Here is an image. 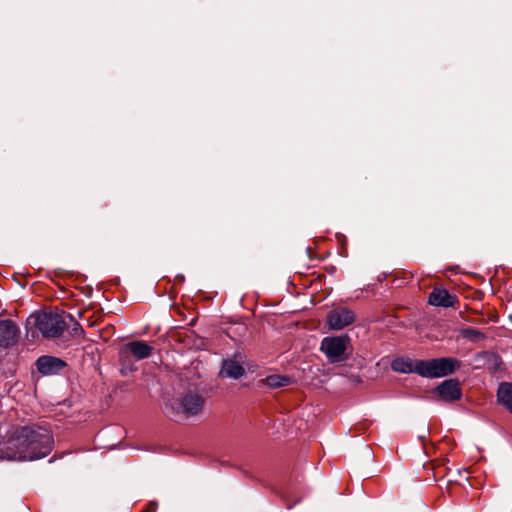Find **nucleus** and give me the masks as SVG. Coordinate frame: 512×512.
<instances>
[{
	"instance_id": "obj_11",
	"label": "nucleus",
	"mask_w": 512,
	"mask_h": 512,
	"mask_svg": "<svg viewBox=\"0 0 512 512\" xmlns=\"http://www.w3.org/2000/svg\"><path fill=\"white\" fill-rule=\"evenodd\" d=\"M428 302L433 306L453 307L457 302V297L444 288H434L429 295Z\"/></svg>"
},
{
	"instance_id": "obj_6",
	"label": "nucleus",
	"mask_w": 512,
	"mask_h": 512,
	"mask_svg": "<svg viewBox=\"0 0 512 512\" xmlns=\"http://www.w3.org/2000/svg\"><path fill=\"white\" fill-rule=\"evenodd\" d=\"M350 338L347 335L325 337L320 349L332 363L342 362L348 358L347 349Z\"/></svg>"
},
{
	"instance_id": "obj_1",
	"label": "nucleus",
	"mask_w": 512,
	"mask_h": 512,
	"mask_svg": "<svg viewBox=\"0 0 512 512\" xmlns=\"http://www.w3.org/2000/svg\"><path fill=\"white\" fill-rule=\"evenodd\" d=\"M205 399L198 393L188 392L173 398L166 405L170 416L176 421H183L197 416L204 408Z\"/></svg>"
},
{
	"instance_id": "obj_2",
	"label": "nucleus",
	"mask_w": 512,
	"mask_h": 512,
	"mask_svg": "<svg viewBox=\"0 0 512 512\" xmlns=\"http://www.w3.org/2000/svg\"><path fill=\"white\" fill-rule=\"evenodd\" d=\"M28 450H22L12 455L13 458H26L28 461L46 457L53 447V439L50 432L41 427L31 426Z\"/></svg>"
},
{
	"instance_id": "obj_5",
	"label": "nucleus",
	"mask_w": 512,
	"mask_h": 512,
	"mask_svg": "<svg viewBox=\"0 0 512 512\" xmlns=\"http://www.w3.org/2000/svg\"><path fill=\"white\" fill-rule=\"evenodd\" d=\"M459 361L453 358H435L418 361V375L427 378H440L453 373Z\"/></svg>"
},
{
	"instance_id": "obj_3",
	"label": "nucleus",
	"mask_w": 512,
	"mask_h": 512,
	"mask_svg": "<svg viewBox=\"0 0 512 512\" xmlns=\"http://www.w3.org/2000/svg\"><path fill=\"white\" fill-rule=\"evenodd\" d=\"M33 325L46 338L59 337L67 328L71 315L65 312H38L31 316Z\"/></svg>"
},
{
	"instance_id": "obj_8",
	"label": "nucleus",
	"mask_w": 512,
	"mask_h": 512,
	"mask_svg": "<svg viewBox=\"0 0 512 512\" xmlns=\"http://www.w3.org/2000/svg\"><path fill=\"white\" fill-rule=\"evenodd\" d=\"M19 330L11 320H0V348H8L15 344Z\"/></svg>"
},
{
	"instance_id": "obj_10",
	"label": "nucleus",
	"mask_w": 512,
	"mask_h": 512,
	"mask_svg": "<svg viewBox=\"0 0 512 512\" xmlns=\"http://www.w3.org/2000/svg\"><path fill=\"white\" fill-rule=\"evenodd\" d=\"M38 371L43 375H50L59 372L65 363L59 358L52 356H41L36 362Z\"/></svg>"
},
{
	"instance_id": "obj_4",
	"label": "nucleus",
	"mask_w": 512,
	"mask_h": 512,
	"mask_svg": "<svg viewBox=\"0 0 512 512\" xmlns=\"http://www.w3.org/2000/svg\"><path fill=\"white\" fill-rule=\"evenodd\" d=\"M31 426L14 429L7 438L0 443V459L10 461H28L26 458H13L12 455L22 450H28Z\"/></svg>"
},
{
	"instance_id": "obj_16",
	"label": "nucleus",
	"mask_w": 512,
	"mask_h": 512,
	"mask_svg": "<svg viewBox=\"0 0 512 512\" xmlns=\"http://www.w3.org/2000/svg\"><path fill=\"white\" fill-rule=\"evenodd\" d=\"M262 381L266 386H268L270 388H280V387L288 386L292 383V380L290 377L278 375V374L269 375L266 378H264Z\"/></svg>"
},
{
	"instance_id": "obj_17",
	"label": "nucleus",
	"mask_w": 512,
	"mask_h": 512,
	"mask_svg": "<svg viewBox=\"0 0 512 512\" xmlns=\"http://www.w3.org/2000/svg\"><path fill=\"white\" fill-rule=\"evenodd\" d=\"M463 337L472 340V341H478L480 339L484 338V335L482 332H480L477 329L474 328H466L462 330Z\"/></svg>"
},
{
	"instance_id": "obj_14",
	"label": "nucleus",
	"mask_w": 512,
	"mask_h": 512,
	"mask_svg": "<svg viewBox=\"0 0 512 512\" xmlns=\"http://www.w3.org/2000/svg\"><path fill=\"white\" fill-rule=\"evenodd\" d=\"M418 361L410 358H396L391 363L393 371L398 373H416L418 374Z\"/></svg>"
},
{
	"instance_id": "obj_18",
	"label": "nucleus",
	"mask_w": 512,
	"mask_h": 512,
	"mask_svg": "<svg viewBox=\"0 0 512 512\" xmlns=\"http://www.w3.org/2000/svg\"><path fill=\"white\" fill-rule=\"evenodd\" d=\"M73 330L75 331V333H77V332H82L81 328H80V327H78V325H77L76 327H74V329H73Z\"/></svg>"
},
{
	"instance_id": "obj_15",
	"label": "nucleus",
	"mask_w": 512,
	"mask_h": 512,
	"mask_svg": "<svg viewBox=\"0 0 512 512\" xmlns=\"http://www.w3.org/2000/svg\"><path fill=\"white\" fill-rule=\"evenodd\" d=\"M498 401L512 414V384L503 382L497 391Z\"/></svg>"
},
{
	"instance_id": "obj_19",
	"label": "nucleus",
	"mask_w": 512,
	"mask_h": 512,
	"mask_svg": "<svg viewBox=\"0 0 512 512\" xmlns=\"http://www.w3.org/2000/svg\"><path fill=\"white\" fill-rule=\"evenodd\" d=\"M420 438H421V439H425V435H424V434H421V435H420Z\"/></svg>"
},
{
	"instance_id": "obj_7",
	"label": "nucleus",
	"mask_w": 512,
	"mask_h": 512,
	"mask_svg": "<svg viewBox=\"0 0 512 512\" xmlns=\"http://www.w3.org/2000/svg\"><path fill=\"white\" fill-rule=\"evenodd\" d=\"M355 315L351 310L339 308L332 310L327 317V323L332 330H341L353 323Z\"/></svg>"
},
{
	"instance_id": "obj_9",
	"label": "nucleus",
	"mask_w": 512,
	"mask_h": 512,
	"mask_svg": "<svg viewBox=\"0 0 512 512\" xmlns=\"http://www.w3.org/2000/svg\"><path fill=\"white\" fill-rule=\"evenodd\" d=\"M436 390L439 396L448 402L458 400L462 395L459 382L453 379L445 380Z\"/></svg>"
},
{
	"instance_id": "obj_13",
	"label": "nucleus",
	"mask_w": 512,
	"mask_h": 512,
	"mask_svg": "<svg viewBox=\"0 0 512 512\" xmlns=\"http://www.w3.org/2000/svg\"><path fill=\"white\" fill-rule=\"evenodd\" d=\"M124 352H129L137 360H142L151 355L152 347L144 341H132L126 344Z\"/></svg>"
},
{
	"instance_id": "obj_12",
	"label": "nucleus",
	"mask_w": 512,
	"mask_h": 512,
	"mask_svg": "<svg viewBox=\"0 0 512 512\" xmlns=\"http://www.w3.org/2000/svg\"><path fill=\"white\" fill-rule=\"evenodd\" d=\"M221 376L238 379L244 374V367L242 362L237 359V356L231 359H227L223 362L221 371Z\"/></svg>"
}]
</instances>
